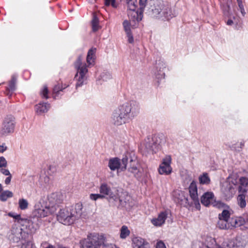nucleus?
Here are the masks:
<instances>
[{"label":"nucleus","instance_id":"f257e3e1","mask_svg":"<svg viewBox=\"0 0 248 248\" xmlns=\"http://www.w3.org/2000/svg\"><path fill=\"white\" fill-rule=\"evenodd\" d=\"M140 109V105L136 102L132 101L125 103L113 110L111 122L115 125H121L137 116Z\"/></svg>","mask_w":248,"mask_h":248},{"label":"nucleus","instance_id":"f03ea898","mask_svg":"<svg viewBox=\"0 0 248 248\" xmlns=\"http://www.w3.org/2000/svg\"><path fill=\"white\" fill-rule=\"evenodd\" d=\"M238 184L239 192L246 193L248 190V178L241 177L238 179L236 172H232L226 180L221 183V191L224 196L229 199L233 197L236 192V186Z\"/></svg>","mask_w":248,"mask_h":248},{"label":"nucleus","instance_id":"7ed1b4c3","mask_svg":"<svg viewBox=\"0 0 248 248\" xmlns=\"http://www.w3.org/2000/svg\"><path fill=\"white\" fill-rule=\"evenodd\" d=\"M99 190L103 196V199L107 196L109 201H119L122 206H126L131 200L130 196L126 193L121 192L116 188H111L106 183L101 184Z\"/></svg>","mask_w":248,"mask_h":248},{"label":"nucleus","instance_id":"20e7f679","mask_svg":"<svg viewBox=\"0 0 248 248\" xmlns=\"http://www.w3.org/2000/svg\"><path fill=\"white\" fill-rule=\"evenodd\" d=\"M81 205L78 204L75 208H65L61 209L57 214V220L64 225H70L81 214Z\"/></svg>","mask_w":248,"mask_h":248},{"label":"nucleus","instance_id":"39448f33","mask_svg":"<svg viewBox=\"0 0 248 248\" xmlns=\"http://www.w3.org/2000/svg\"><path fill=\"white\" fill-rule=\"evenodd\" d=\"M106 237L102 233H92L88 236L83 248H119L111 244H105Z\"/></svg>","mask_w":248,"mask_h":248},{"label":"nucleus","instance_id":"423d86ee","mask_svg":"<svg viewBox=\"0 0 248 248\" xmlns=\"http://www.w3.org/2000/svg\"><path fill=\"white\" fill-rule=\"evenodd\" d=\"M16 119L12 115L6 116L0 127V136L5 137L13 134L16 127Z\"/></svg>","mask_w":248,"mask_h":248},{"label":"nucleus","instance_id":"0eeeda50","mask_svg":"<svg viewBox=\"0 0 248 248\" xmlns=\"http://www.w3.org/2000/svg\"><path fill=\"white\" fill-rule=\"evenodd\" d=\"M75 67L77 70L75 76L77 80L76 88L81 86L86 79V74L88 72L87 66L82 62L80 58H79L75 63Z\"/></svg>","mask_w":248,"mask_h":248},{"label":"nucleus","instance_id":"6e6552de","mask_svg":"<svg viewBox=\"0 0 248 248\" xmlns=\"http://www.w3.org/2000/svg\"><path fill=\"white\" fill-rule=\"evenodd\" d=\"M55 212V208H50L44 200L40 201L34 206V214L37 217H44Z\"/></svg>","mask_w":248,"mask_h":248},{"label":"nucleus","instance_id":"1a4fd4ad","mask_svg":"<svg viewBox=\"0 0 248 248\" xmlns=\"http://www.w3.org/2000/svg\"><path fill=\"white\" fill-rule=\"evenodd\" d=\"M128 8V16L132 22H139L142 19V14L137 11V0H126Z\"/></svg>","mask_w":248,"mask_h":248},{"label":"nucleus","instance_id":"9d476101","mask_svg":"<svg viewBox=\"0 0 248 248\" xmlns=\"http://www.w3.org/2000/svg\"><path fill=\"white\" fill-rule=\"evenodd\" d=\"M231 214L227 210H223L221 214L218 215V220L217 222V227L221 230L231 229Z\"/></svg>","mask_w":248,"mask_h":248},{"label":"nucleus","instance_id":"9b49d317","mask_svg":"<svg viewBox=\"0 0 248 248\" xmlns=\"http://www.w3.org/2000/svg\"><path fill=\"white\" fill-rule=\"evenodd\" d=\"M128 159L124 157L122 160L115 157L111 158L108 161V166L111 170H120L124 171L126 169Z\"/></svg>","mask_w":248,"mask_h":248},{"label":"nucleus","instance_id":"f8f14e48","mask_svg":"<svg viewBox=\"0 0 248 248\" xmlns=\"http://www.w3.org/2000/svg\"><path fill=\"white\" fill-rule=\"evenodd\" d=\"M171 158L170 155H167L163 158L161 163L158 169V173L161 175H168L172 172V168L170 164Z\"/></svg>","mask_w":248,"mask_h":248},{"label":"nucleus","instance_id":"ddd939ff","mask_svg":"<svg viewBox=\"0 0 248 248\" xmlns=\"http://www.w3.org/2000/svg\"><path fill=\"white\" fill-rule=\"evenodd\" d=\"M63 200V196L60 192L52 193L49 195L47 199L45 201L50 207L55 208V212L56 211L58 205Z\"/></svg>","mask_w":248,"mask_h":248},{"label":"nucleus","instance_id":"4468645a","mask_svg":"<svg viewBox=\"0 0 248 248\" xmlns=\"http://www.w3.org/2000/svg\"><path fill=\"white\" fill-rule=\"evenodd\" d=\"M8 238L10 241L13 243L19 242L22 238V229L20 228L13 227L11 230L10 233L9 234Z\"/></svg>","mask_w":248,"mask_h":248},{"label":"nucleus","instance_id":"2eb2a0df","mask_svg":"<svg viewBox=\"0 0 248 248\" xmlns=\"http://www.w3.org/2000/svg\"><path fill=\"white\" fill-rule=\"evenodd\" d=\"M163 4L159 1L154 0L153 5H151V8H149L148 11L152 12L153 16L158 17H162L161 11L163 7Z\"/></svg>","mask_w":248,"mask_h":248},{"label":"nucleus","instance_id":"dca6fc26","mask_svg":"<svg viewBox=\"0 0 248 248\" xmlns=\"http://www.w3.org/2000/svg\"><path fill=\"white\" fill-rule=\"evenodd\" d=\"M156 138H148L144 143L145 150L149 153L156 152L157 148V144L155 142Z\"/></svg>","mask_w":248,"mask_h":248},{"label":"nucleus","instance_id":"f3484780","mask_svg":"<svg viewBox=\"0 0 248 248\" xmlns=\"http://www.w3.org/2000/svg\"><path fill=\"white\" fill-rule=\"evenodd\" d=\"M133 248H149L148 243L140 237H134L132 240Z\"/></svg>","mask_w":248,"mask_h":248},{"label":"nucleus","instance_id":"a211bd4d","mask_svg":"<svg viewBox=\"0 0 248 248\" xmlns=\"http://www.w3.org/2000/svg\"><path fill=\"white\" fill-rule=\"evenodd\" d=\"M167 213L166 212H162L159 213L157 217L151 219L152 223L156 227L161 226L164 224L167 217Z\"/></svg>","mask_w":248,"mask_h":248},{"label":"nucleus","instance_id":"6ab92c4d","mask_svg":"<svg viewBox=\"0 0 248 248\" xmlns=\"http://www.w3.org/2000/svg\"><path fill=\"white\" fill-rule=\"evenodd\" d=\"M20 224L22 226H25L26 228L31 233L35 232L39 228V226L37 223L33 222L32 221L23 218Z\"/></svg>","mask_w":248,"mask_h":248},{"label":"nucleus","instance_id":"aec40b11","mask_svg":"<svg viewBox=\"0 0 248 248\" xmlns=\"http://www.w3.org/2000/svg\"><path fill=\"white\" fill-rule=\"evenodd\" d=\"M50 106L48 104L40 103L35 105V111L37 115H42L47 112Z\"/></svg>","mask_w":248,"mask_h":248},{"label":"nucleus","instance_id":"412c9836","mask_svg":"<svg viewBox=\"0 0 248 248\" xmlns=\"http://www.w3.org/2000/svg\"><path fill=\"white\" fill-rule=\"evenodd\" d=\"M214 201V196L212 192H207L202 195L201 198V202L205 206H208L212 203Z\"/></svg>","mask_w":248,"mask_h":248},{"label":"nucleus","instance_id":"4be33fe9","mask_svg":"<svg viewBox=\"0 0 248 248\" xmlns=\"http://www.w3.org/2000/svg\"><path fill=\"white\" fill-rule=\"evenodd\" d=\"M96 51L95 48H92L88 51L86 58V62L88 66H93L94 64Z\"/></svg>","mask_w":248,"mask_h":248},{"label":"nucleus","instance_id":"5701e85b","mask_svg":"<svg viewBox=\"0 0 248 248\" xmlns=\"http://www.w3.org/2000/svg\"><path fill=\"white\" fill-rule=\"evenodd\" d=\"M162 17L159 18H162V20H169L175 16L172 13L171 9L169 7H165L163 6L161 11Z\"/></svg>","mask_w":248,"mask_h":248},{"label":"nucleus","instance_id":"b1692460","mask_svg":"<svg viewBox=\"0 0 248 248\" xmlns=\"http://www.w3.org/2000/svg\"><path fill=\"white\" fill-rule=\"evenodd\" d=\"M189 192L190 197L192 200L195 202H197L198 200L197 187L195 182L193 181L191 183L189 187Z\"/></svg>","mask_w":248,"mask_h":248},{"label":"nucleus","instance_id":"393cba45","mask_svg":"<svg viewBox=\"0 0 248 248\" xmlns=\"http://www.w3.org/2000/svg\"><path fill=\"white\" fill-rule=\"evenodd\" d=\"M230 221L231 228L241 226H244V219L243 216L232 217L231 218Z\"/></svg>","mask_w":248,"mask_h":248},{"label":"nucleus","instance_id":"a878e982","mask_svg":"<svg viewBox=\"0 0 248 248\" xmlns=\"http://www.w3.org/2000/svg\"><path fill=\"white\" fill-rule=\"evenodd\" d=\"M137 161L132 160L128 168V170L134 174L135 176L139 177L141 175V172L137 166Z\"/></svg>","mask_w":248,"mask_h":248},{"label":"nucleus","instance_id":"bb28decb","mask_svg":"<svg viewBox=\"0 0 248 248\" xmlns=\"http://www.w3.org/2000/svg\"><path fill=\"white\" fill-rule=\"evenodd\" d=\"M154 0H139V5L140 12L139 13H142L143 10L146 8L147 11L149 10V8H151V5H153Z\"/></svg>","mask_w":248,"mask_h":248},{"label":"nucleus","instance_id":"cd10ccee","mask_svg":"<svg viewBox=\"0 0 248 248\" xmlns=\"http://www.w3.org/2000/svg\"><path fill=\"white\" fill-rule=\"evenodd\" d=\"M228 248H242L243 244L239 238L230 240L227 244Z\"/></svg>","mask_w":248,"mask_h":248},{"label":"nucleus","instance_id":"c85d7f7f","mask_svg":"<svg viewBox=\"0 0 248 248\" xmlns=\"http://www.w3.org/2000/svg\"><path fill=\"white\" fill-rule=\"evenodd\" d=\"M199 183L202 185H209L211 180L207 173L204 172L199 177Z\"/></svg>","mask_w":248,"mask_h":248},{"label":"nucleus","instance_id":"c756f323","mask_svg":"<svg viewBox=\"0 0 248 248\" xmlns=\"http://www.w3.org/2000/svg\"><path fill=\"white\" fill-rule=\"evenodd\" d=\"M13 196V193L9 190H5L0 194V201L5 202L8 198H12Z\"/></svg>","mask_w":248,"mask_h":248},{"label":"nucleus","instance_id":"7c9ffc66","mask_svg":"<svg viewBox=\"0 0 248 248\" xmlns=\"http://www.w3.org/2000/svg\"><path fill=\"white\" fill-rule=\"evenodd\" d=\"M130 233V231L125 225H123L120 229V237L121 239H125Z\"/></svg>","mask_w":248,"mask_h":248},{"label":"nucleus","instance_id":"2f4dec72","mask_svg":"<svg viewBox=\"0 0 248 248\" xmlns=\"http://www.w3.org/2000/svg\"><path fill=\"white\" fill-rule=\"evenodd\" d=\"M246 196L244 193L239 194L237 198L238 204L239 206L243 208L246 206Z\"/></svg>","mask_w":248,"mask_h":248},{"label":"nucleus","instance_id":"473e14b6","mask_svg":"<svg viewBox=\"0 0 248 248\" xmlns=\"http://www.w3.org/2000/svg\"><path fill=\"white\" fill-rule=\"evenodd\" d=\"M93 30L96 31L99 29V20L95 15H93V18L92 21Z\"/></svg>","mask_w":248,"mask_h":248},{"label":"nucleus","instance_id":"72a5a7b5","mask_svg":"<svg viewBox=\"0 0 248 248\" xmlns=\"http://www.w3.org/2000/svg\"><path fill=\"white\" fill-rule=\"evenodd\" d=\"M19 208L22 210L28 208L29 203L28 201L24 198L20 199L18 201Z\"/></svg>","mask_w":248,"mask_h":248},{"label":"nucleus","instance_id":"f704fd0d","mask_svg":"<svg viewBox=\"0 0 248 248\" xmlns=\"http://www.w3.org/2000/svg\"><path fill=\"white\" fill-rule=\"evenodd\" d=\"M175 196L178 199V201H183L185 200L187 201V198L185 196L184 192L182 191H175Z\"/></svg>","mask_w":248,"mask_h":248},{"label":"nucleus","instance_id":"c9c22d12","mask_svg":"<svg viewBox=\"0 0 248 248\" xmlns=\"http://www.w3.org/2000/svg\"><path fill=\"white\" fill-rule=\"evenodd\" d=\"M123 25L126 33L131 31V27L132 26L131 22L125 20L123 22Z\"/></svg>","mask_w":248,"mask_h":248},{"label":"nucleus","instance_id":"e433bc0d","mask_svg":"<svg viewBox=\"0 0 248 248\" xmlns=\"http://www.w3.org/2000/svg\"><path fill=\"white\" fill-rule=\"evenodd\" d=\"M8 215L9 217H12L14 218H15L16 221H17L20 224L22 222V220L23 219L21 217V216L20 215L15 214L13 213H9Z\"/></svg>","mask_w":248,"mask_h":248},{"label":"nucleus","instance_id":"4c0bfd02","mask_svg":"<svg viewBox=\"0 0 248 248\" xmlns=\"http://www.w3.org/2000/svg\"><path fill=\"white\" fill-rule=\"evenodd\" d=\"M89 198L90 200L96 201L98 199H103V196L101 195L100 193L99 194H91L89 196Z\"/></svg>","mask_w":248,"mask_h":248},{"label":"nucleus","instance_id":"58836bf2","mask_svg":"<svg viewBox=\"0 0 248 248\" xmlns=\"http://www.w3.org/2000/svg\"><path fill=\"white\" fill-rule=\"evenodd\" d=\"M238 7L240 12L243 16H244L245 15V10L243 5V0H237Z\"/></svg>","mask_w":248,"mask_h":248},{"label":"nucleus","instance_id":"ea45409f","mask_svg":"<svg viewBox=\"0 0 248 248\" xmlns=\"http://www.w3.org/2000/svg\"><path fill=\"white\" fill-rule=\"evenodd\" d=\"M21 248H34V246L31 242L28 241L23 243Z\"/></svg>","mask_w":248,"mask_h":248},{"label":"nucleus","instance_id":"a19ab883","mask_svg":"<svg viewBox=\"0 0 248 248\" xmlns=\"http://www.w3.org/2000/svg\"><path fill=\"white\" fill-rule=\"evenodd\" d=\"M7 166V162L3 156H0V168H5Z\"/></svg>","mask_w":248,"mask_h":248},{"label":"nucleus","instance_id":"79ce46f5","mask_svg":"<svg viewBox=\"0 0 248 248\" xmlns=\"http://www.w3.org/2000/svg\"><path fill=\"white\" fill-rule=\"evenodd\" d=\"M15 89V81L14 79H13L9 83L8 87H7V90L9 91H13Z\"/></svg>","mask_w":248,"mask_h":248},{"label":"nucleus","instance_id":"37998d69","mask_svg":"<svg viewBox=\"0 0 248 248\" xmlns=\"http://www.w3.org/2000/svg\"><path fill=\"white\" fill-rule=\"evenodd\" d=\"M156 248H167L165 243L161 240H157L155 245Z\"/></svg>","mask_w":248,"mask_h":248},{"label":"nucleus","instance_id":"c03bdc74","mask_svg":"<svg viewBox=\"0 0 248 248\" xmlns=\"http://www.w3.org/2000/svg\"><path fill=\"white\" fill-rule=\"evenodd\" d=\"M105 3L108 6L111 5L113 7H117L115 0H105Z\"/></svg>","mask_w":248,"mask_h":248},{"label":"nucleus","instance_id":"a18cd8bd","mask_svg":"<svg viewBox=\"0 0 248 248\" xmlns=\"http://www.w3.org/2000/svg\"><path fill=\"white\" fill-rule=\"evenodd\" d=\"M47 93H48V90L46 87H44L43 89L42 92H41V95L43 97L45 98H47Z\"/></svg>","mask_w":248,"mask_h":248},{"label":"nucleus","instance_id":"49530a36","mask_svg":"<svg viewBox=\"0 0 248 248\" xmlns=\"http://www.w3.org/2000/svg\"><path fill=\"white\" fill-rule=\"evenodd\" d=\"M127 37L128 38V41L129 43H133L134 42V38L133 35L131 34V31L126 32Z\"/></svg>","mask_w":248,"mask_h":248},{"label":"nucleus","instance_id":"de8ad7c7","mask_svg":"<svg viewBox=\"0 0 248 248\" xmlns=\"http://www.w3.org/2000/svg\"><path fill=\"white\" fill-rule=\"evenodd\" d=\"M243 217L244 219V227L246 229H248V215H244Z\"/></svg>","mask_w":248,"mask_h":248},{"label":"nucleus","instance_id":"09e8293b","mask_svg":"<svg viewBox=\"0 0 248 248\" xmlns=\"http://www.w3.org/2000/svg\"><path fill=\"white\" fill-rule=\"evenodd\" d=\"M0 172L4 175L6 176H9V175H11L9 170L7 169H2L0 170Z\"/></svg>","mask_w":248,"mask_h":248},{"label":"nucleus","instance_id":"8fccbe9b","mask_svg":"<svg viewBox=\"0 0 248 248\" xmlns=\"http://www.w3.org/2000/svg\"><path fill=\"white\" fill-rule=\"evenodd\" d=\"M161 68H160L159 69V72L158 73V74H156V77L158 79L162 78H164V73L163 72V70H161Z\"/></svg>","mask_w":248,"mask_h":248},{"label":"nucleus","instance_id":"3c124183","mask_svg":"<svg viewBox=\"0 0 248 248\" xmlns=\"http://www.w3.org/2000/svg\"><path fill=\"white\" fill-rule=\"evenodd\" d=\"M7 149V147L5 144L0 145V153H2Z\"/></svg>","mask_w":248,"mask_h":248},{"label":"nucleus","instance_id":"603ef678","mask_svg":"<svg viewBox=\"0 0 248 248\" xmlns=\"http://www.w3.org/2000/svg\"><path fill=\"white\" fill-rule=\"evenodd\" d=\"M12 175H9L6 178V179L5 180V184L6 185L10 184L11 179H12Z\"/></svg>","mask_w":248,"mask_h":248},{"label":"nucleus","instance_id":"864d4df0","mask_svg":"<svg viewBox=\"0 0 248 248\" xmlns=\"http://www.w3.org/2000/svg\"><path fill=\"white\" fill-rule=\"evenodd\" d=\"M233 23V21L232 19H229L227 22V24L228 25H232Z\"/></svg>","mask_w":248,"mask_h":248},{"label":"nucleus","instance_id":"5fc2aeb1","mask_svg":"<svg viewBox=\"0 0 248 248\" xmlns=\"http://www.w3.org/2000/svg\"><path fill=\"white\" fill-rule=\"evenodd\" d=\"M90 3H93L95 2L97 0H88Z\"/></svg>","mask_w":248,"mask_h":248},{"label":"nucleus","instance_id":"6e6d98bb","mask_svg":"<svg viewBox=\"0 0 248 248\" xmlns=\"http://www.w3.org/2000/svg\"><path fill=\"white\" fill-rule=\"evenodd\" d=\"M46 248H55V247L51 245H49L47 247H46Z\"/></svg>","mask_w":248,"mask_h":248},{"label":"nucleus","instance_id":"4d7b16f0","mask_svg":"<svg viewBox=\"0 0 248 248\" xmlns=\"http://www.w3.org/2000/svg\"><path fill=\"white\" fill-rule=\"evenodd\" d=\"M2 190V185L0 184V192H1Z\"/></svg>","mask_w":248,"mask_h":248},{"label":"nucleus","instance_id":"13d9d810","mask_svg":"<svg viewBox=\"0 0 248 248\" xmlns=\"http://www.w3.org/2000/svg\"><path fill=\"white\" fill-rule=\"evenodd\" d=\"M102 78H103V80H106V78H105V77H104V76H103L102 77Z\"/></svg>","mask_w":248,"mask_h":248},{"label":"nucleus","instance_id":"bf43d9fd","mask_svg":"<svg viewBox=\"0 0 248 248\" xmlns=\"http://www.w3.org/2000/svg\"><path fill=\"white\" fill-rule=\"evenodd\" d=\"M107 76L109 78H110V76L109 75H107Z\"/></svg>","mask_w":248,"mask_h":248},{"label":"nucleus","instance_id":"052dcab7","mask_svg":"<svg viewBox=\"0 0 248 248\" xmlns=\"http://www.w3.org/2000/svg\"><path fill=\"white\" fill-rule=\"evenodd\" d=\"M67 86H66L64 87L63 89H64V88H66V87H67Z\"/></svg>","mask_w":248,"mask_h":248}]
</instances>
